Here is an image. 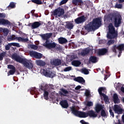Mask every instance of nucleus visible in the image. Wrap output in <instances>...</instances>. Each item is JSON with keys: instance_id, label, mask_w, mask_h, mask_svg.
Here are the masks:
<instances>
[{"instance_id": "f257e3e1", "label": "nucleus", "mask_w": 124, "mask_h": 124, "mask_svg": "<svg viewBox=\"0 0 124 124\" xmlns=\"http://www.w3.org/2000/svg\"><path fill=\"white\" fill-rule=\"evenodd\" d=\"M12 59L17 62L22 63L24 66L26 67V68H28V69H32L33 68V63H32L31 61L22 58L19 55H17L16 53H14L12 54Z\"/></svg>"}, {"instance_id": "f03ea898", "label": "nucleus", "mask_w": 124, "mask_h": 124, "mask_svg": "<svg viewBox=\"0 0 124 124\" xmlns=\"http://www.w3.org/2000/svg\"><path fill=\"white\" fill-rule=\"evenodd\" d=\"M108 32L107 36L108 39H114L116 37H118V32L116 31L113 23H110L108 26Z\"/></svg>"}, {"instance_id": "7ed1b4c3", "label": "nucleus", "mask_w": 124, "mask_h": 124, "mask_svg": "<svg viewBox=\"0 0 124 124\" xmlns=\"http://www.w3.org/2000/svg\"><path fill=\"white\" fill-rule=\"evenodd\" d=\"M108 18H110L111 21H113L115 28H119L120 25L122 24V16L120 15H109L108 16Z\"/></svg>"}, {"instance_id": "20e7f679", "label": "nucleus", "mask_w": 124, "mask_h": 124, "mask_svg": "<svg viewBox=\"0 0 124 124\" xmlns=\"http://www.w3.org/2000/svg\"><path fill=\"white\" fill-rule=\"evenodd\" d=\"M71 111L72 114L75 115V116H76V117H78V118H87V117H88L87 112L80 111L76 109V108L74 107L71 108Z\"/></svg>"}, {"instance_id": "39448f33", "label": "nucleus", "mask_w": 124, "mask_h": 124, "mask_svg": "<svg viewBox=\"0 0 124 124\" xmlns=\"http://www.w3.org/2000/svg\"><path fill=\"white\" fill-rule=\"evenodd\" d=\"M92 24L93 25L95 28H100L102 25V17H99L94 18L92 21H91Z\"/></svg>"}, {"instance_id": "423d86ee", "label": "nucleus", "mask_w": 124, "mask_h": 124, "mask_svg": "<svg viewBox=\"0 0 124 124\" xmlns=\"http://www.w3.org/2000/svg\"><path fill=\"white\" fill-rule=\"evenodd\" d=\"M95 27L93 22H90L88 24L85 25L84 26V30L86 32H84V34H87L88 32H90V31H94Z\"/></svg>"}, {"instance_id": "0eeeda50", "label": "nucleus", "mask_w": 124, "mask_h": 124, "mask_svg": "<svg viewBox=\"0 0 124 124\" xmlns=\"http://www.w3.org/2000/svg\"><path fill=\"white\" fill-rule=\"evenodd\" d=\"M87 20L88 17L85 16V15H82L75 19L74 22L75 24L80 25V24H83V23H85V21H87Z\"/></svg>"}, {"instance_id": "6e6552de", "label": "nucleus", "mask_w": 124, "mask_h": 124, "mask_svg": "<svg viewBox=\"0 0 124 124\" xmlns=\"http://www.w3.org/2000/svg\"><path fill=\"white\" fill-rule=\"evenodd\" d=\"M64 15V9L59 7L57 9H56L54 11H53L52 15L53 16H58V17H61Z\"/></svg>"}, {"instance_id": "1a4fd4ad", "label": "nucleus", "mask_w": 124, "mask_h": 124, "mask_svg": "<svg viewBox=\"0 0 124 124\" xmlns=\"http://www.w3.org/2000/svg\"><path fill=\"white\" fill-rule=\"evenodd\" d=\"M43 46L47 49H54V48H56L57 44H56L55 42L50 43V41H46L45 43L43 44Z\"/></svg>"}, {"instance_id": "9d476101", "label": "nucleus", "mask_w": 124, "mask_h": 124, "mask_svg": "<svg viewBox=\"0 0 124 124\" xmlns=\"http://www.w3.org/2000/svg\"><path fill=\"white\" fill-rule=\"evenodd\" d=\"M117 49L119 51H124V44H121L118 46L114 45L111 47V50L114 53H117Z\"/></svg>"}, {"instance_id": "9b49d317", "label": "nucleus", "mask_w": 124, "mask_h": 124, "mask_svg": "<svg viewBox=\"0 0 124 124\" xmlns=\"http://www.w3.org/2000/svg\"><path fill=\"white\" fill-rule=\"evenodd\" d=\"M105 89L104 87H100L98 89V92L100 95H102L104 97V99L105 102H108L109 99L108 98V96H107L105 94L102 93V92L104 91Z\"/></svg>"}, {"instance_id": "f8f14e48", "label": "nucleus", "mask_w": 124, "mask_h": 124, "mask_svg": "<svg viewBox=\"0 0 124 124\" xmlns=\"http://www.w3.org/2000/svg\"><path fill=\"white\" fill-rule=\"evenodd\" d=\"M8 68L9 69H11L7 73L8 76H9V75H14L16 72V68L15 66L13 65L9 64L8 65Z\"/></svg>"}, {"instance_id": "ddd939ff", "label": "nucleus", "mask_w": 124, "mask_h": 124, "mask_svg": "<svg viewBox=\"0 0 124 124\" xmlns=\"http://www.w3.org/2000/svg\"><path fill=\"white\" fill-rule=\"evenodd\" d=\"M113 110L115 111V113L118 114V115L123 114V112H124V109L118 105H114Z\"/></svg>"}, {"instance_id": "4468645a", "label": "nucleus", "mask_w": 124, "mask_h": 124, "mask_svg": "<svg viewBox=\"0 0 124 124\" xmlns=\"http://www.w3.org/2000/svg\"><path fill=\"white\" fill-rule=\"evenodd\" d=\"M53 35V33H46V34H43L40 35L41 37H42L43 40H46V41H49L48 40L49 38H51V36Z\"/></svg>"}, {"instance_id": "2eb2a0df", "label": "nucleus", "mask_w": 124, "mask_h": 124, "mask_svg": "<svg viewBox=\"0 0 124 124\" xmlns=\"http://www.w3.org/2000/svg\"><path fill=\"white\" fill-rule=\"evenodd\" d=\"M86 113L87 117H90V118H96L97 117V113H96L93 110H89Z\"/></svg>"}, {"instance_id": "dca6fc26", "label": "nucleus", "mask_w": 124, "mask_h": 124, "mask_svg": "<svg viewBox=\"0 0 124 124\" xmlns=\"http://www.w3.org/2000/svg\"><path fill=\"white\" fill-rule=\"evenodd\" d=\"M0 25H3V26H10L11 22L7 19L0 18Z\"/></svg>"}, {"instance_id": "f3484780", "label": "nucleus", "mask_w": 124, "mask_h": 124, "mask_svg": "<svg viewBox=\"0 0 124 124\" xmlns=\"http://www.w3.org/2000/svg\"><path fill=\"white\" fill-rule=\"evenodd\" d=\"M108 52V49L106 48H103L99 49L98 51V55L99 56H104V55H106Z\"/></svg>"}, {"instance_id": "a211bd4d", "label": "nucleus", "mask_w": 124, "mask_h": 124, "mask_svg": "<svg viewBox=\"0 0 124 124\" xmlns=\"http://www.w3.org/2000/svg\"><path fill=\"white\" fill-rule=\"evenodd\" d=\"M61 106L62 108L64 109H67L68 108V102L67 100H62L60 102Z\"/></svg>"}, {"instance_id": "6ab92c4d", "label": "nucleus", "mask_w": 124, "mask_h": 124, "mask_svg": "<svg viewBox=\"0 0 124 124\" xmlns=\"http://www.w3.org/2000/svg\"><path fill=\"white\" fill-rule=\"evenodd\" d=\"M51 63L52 65H54V66H59L62 64V60L59 59H54Z\"/></svg>"}, {"instance_id": "aec40b11", "label": "nucleus", "mask_w": 124, "mask_h": 124, "mask_svg": "<svg viewBox=\"0 0 124 124\" xmlns=\"http://www.w3.org/2000/svg\"><path fill=\"white\" fill-rule=\"evenodd\" d=\"M41 26V23L38 21H36L31 23V28L32 30H34V29H37V28H39Z\"/></svg>"}, {"instance_id": "412c9836", "label": "nucleus", "mask_w": 124, "mask_h": 124, "mask_svg": "<svg viewBox=\"0 0 124 124\" xmlns=\"http://www.w3.org/2000/svg\"><path fill=\"white\" fill-rule=\"evenodd\" d=\"M72 3L74 5L78 6V5H83L84 2L82 0H72Z\"/></svg>"}, {"instance_id": "4be33fe9", "label": "nucleus", "mask_w": 124, "mask_h": 124, "mask_svg": "<svg viewBox=\"0 0 124 124\" xmlns=\"http://www.w3.org/2000/svg\"><path fill=\"white\" fill-rule=\"evenodd\" d=\"M39 88L40 90H41V91H43V92H44L45 91H47L48 88H49V86L48 84L44 82L40 85Z\"/></svg>"}, {"instance_id": "5701e85b", "label": "nucleus", "mask_w": 124, "mask_h": 124, "mask_svg": "<svg viewBox=\"0 0 124 124\" xmlns=\"http://www.w3.org/2000/svg\"><path fill=\"white\" fill-rule=\"evenodd\" d=\"M103 110V106L101 104H97L95 108L96 113H99L100 111Z\"/></svg>"}, {"instance_id": "b1692460", "label": "nucleus", "mask_w": 124, "mask_h": 124, "mask_svg": "<svg viewBox=\"0 0 124 124\" xmlns=\"http://www.w3.org/2000/svg\"><path fill=\"white\" fill-rule=\"evenodd\" d=\"M74 80L76 82H78V83H80V84H83V83H85V81L84 79V78L82 77H78L74 78Z\"/></svg>"}, {"instance_id": "393cba45", "label": "nucleus", "mask_w": 124, "mask_h": 124, "mask_svg": "<svg viewBox=\"0 0 124 124\" xmlns=\"http://www.w3.org/2000/svg\"><path fill=\"white\" fill-rule=\"evenodd\" d=\"M60 92H59V94L60 95H62L63 96H66V94H68V92L67 90L63 89L61 88L60 89Z\"/></svg>"}, {"instance_id": "a878e982", "label": "nucleus", "mask_w": 124, "mask_h": 124, "mask_svg": "<svg viewBox=\"0 0 124 124\" xmlns=\"http://www.w3.org/2000/svg\"><path fill=\"white\" fill-rule=\"evenodd\" d=\"M36 63L37 65H39V66H45V65H46V62L41 60H36Z\"/></svg>"}, {"instance_id": "bb28decb", "label": "nucleus", "mask_w": 124, "mask_h": 124, "mask_svg": "<svg viewBox=\"0 0 124 124\" xmlns=\"http://www.w3.org/2000/svg\"><path fill=\"white\" fill-rule=\"evenodd\" d=\"M89 62H92L93 63H95V62H97V58L95 56H91L89 58Z\"/></svg>"}, {"instance_id": "cd10ccee", "label": "nucleus", "mask_w": 124, "mask_h": 124, "mask_svg": "<svg viewBox=\"0 0 124 124\" xmlns=\"http://www.w3.org/2000/svg\"><path fill=\"white\" fill-rule=\"evenodd\" d=\"M58 42L60 44H65L67 43V40L65 38L61 37L58 39Z\"/></svg>"}, {"instance_id": "c85d7f7f", "label": "nucleus", "mask_w": 124, "mask_h": 124, "mask_svg": "<svg viewBox=\"0 0 124 124\" xmlns=\"http://www.w3.org/2000/svg\"><path fill=\"white\" fill-rule=\"evenodd\" d=\"M113 102L115 104H118L120 102V99L117 93H114L113 95Z\"/></svg>"}, {"instance_id": "c756f323", "label": "nucleus", "mask_w": 124, "mask_h": 124, "mask_svg": "<svg viewBox=\"0 0 124 124\" xmlns=\"http://www.w3.org/2000/svg\"><path fill=\"white\" fill-rule=\"evenodd\" d=\"M16 38V40H17L18 42H28V41H29L28 38H24V37H17Z\"/></svg>"}, {"instance_id": "7c9ffc66", "label": "nucleus", "mask_w": 124, "mask_h": 124, "mask_svg": "<svg viewBox=\"0 0 124 124\" xmlns=\"http://www.w3.org/2000/svg\"><path fill=\"white\" fill-rule=\"evenodd\" d=\"M30 93L31 94H38L39 93L37 89L35 88H32L30 89Z\"/></svg>"}, {"instance_id": "2f4dec72", "label": "nucleus", "mask_w": 124, "mask_h": 124, "mask_svg": "<svg viewBox=\"0 0 124 124\" xmlns=\"http://www.w3.org/2000/svg\"><path fill=\"white\" fill-rule=\"evenodd\" d=\"M72 65L74 66L78 67L81 64V62L77 60H74L72 62Z\"/></svg>"}, {"instance_id": "473e14b6", "label": "nucleus", "mask_w": 124, "mask_h": 124, "mask_svg": "<svg viewBox=\"0 0 124 124\" xmlns=\"http://www.w3.org/2000/svg\"><path fill=\"white\" fill-rule=\"evenodd\" d=\"M90 53V49L86 48L85 49H83L81 52V56H86L88 54Z\"/></svg>"}, {"instance_id": "72a5a7b5", "label": "nucleus", "mask_w": 124, "mask_h": 124, "mask_svg": "<svg viewBox=\"0 0 124 124\" xmlns=\"http://www.w3.org/2000/svg\"><path fill=\"white\" fill-rule=\"evenodd\" d=\"M73 27H74L73 23L70 22H68L66 25V28L68 29V30H72V29H73Z\"/></svg>"}, {"instance_id": "f704fd0d", "label": "nucleus", "mask_w": 124, "mask_h": 124, "mask_svg": "<svg viewBox=\"0 0 124 124\" xmlns=\"http://www.w3.org/2000/svg\"><path fill=\"white\" fill-rule=\"evenodd\" d=\"M108 115V112L106 113L104 109H102L101 111V116L103 117V118H107V116Z\"/></svg>"}, {"instance_id": "c9c22d12", "label": "nucleus", "mask_w": 124, "mask_h": 124, "mask_svg": "<svg viewBox=\"0 0 124 124\" xmlns=\"http://www.w3.org/2000/svg\"><path fill=\"white\" fill-rule=\"evenodd\" d=\"M44 92V97L46 99V100H48V99H49V92H48V91H47L46 90Z\"/></svg>"}, {"instance_id": "e433bc0d", "label": "nucleus", "mask_w": 124, "mask_h": 124, "mask_svg": "<svg viewBox=\"0 0 124 124\" xmlns=\"http://www.w3.org/2000/svg\"><path fill=\"white\" fill-rule=\"evenodd\" d=\"M17 37H16L15 35H13L10 36L9 38H8V41H11L12 40H17Z\"/></svg>"}, {"instance_id": "4c0bfd02", "label": "nucleus", "mask_w": 124, "mask_h": 124, "mask_svg": "<svg viewBox=\"0 0 124 124\" xmlns=\"http://www.w3.org/2000/svg\"><path fill=\"white\" fill-rule=\"evenodd\" d=\"M6 55V52L3 51L1 53H0V61H2L3 58Z\"/></svg>"}, {"instance_id": "58836bf2", "label": "nucleus", "mask_w": 124, "mask_h": 124, "mask_svg": "<svg viewBox=\"0 0 124 124\" xmlns=\"http://www.w3.org/2000/svg\"><path fill=\"white\" fill-rule=\"evenodd\" d=\"M31 2L33 3H35L36 4H42L43 3L40 0H31Z\"/></svg>"}, {"instance_id": "ea45409f", "label": "nucleus", "mask_w": 124, "mask_h": 124, "mask_svg": "<svg viewBox=\"0 0 124 124\" xmlns=\"http://www.w3.org/2000/svg\"><path fill=\"white\" fill-rule=\"evenodd\" d=\"M16 7V3L14 2H11L9 5L8 6V8H15Z\"/></svg>"}, {"instance_id": "a19ab883", "label": "nucleus", "mask_w": 124, "mask_h": 124, "mask_svg": "<svg viewBox=\"0 0 124 124\" xmlns=\"http://www.w3.org/2000/svg\"><path fill=\"white\" fill-rule=\"evenodd\" d=\"M115 8H118L119 9H122L123 8V4L116 3L114 6Z\"/></svg>"}, {"instance_id": "79ce46f5", "label": "nucleus", "mask_w": 124, "mask_h": 124, "mask_svg": "<svg viewBox=\"0 0 124 124\" xmlns=\"http://www.w3.org/2000/svg\"><path fill=\"white\" fill-rule=\"evenodd\" d=\"M11 45L12 46H14V47H17V48H20V47H21L20 44L18 43H11Z\"/></svg>"}, {"instance_id": "37998d69", "label": "nucleus", "mask_w": 124, "mask_h": 124, "mask_svg": "<svg viewBox=\"0 0 124 124\" xmlns=\"http://www.w3.org/2000/svg\"><path fill=\"white\" fill-rule=\"evenodd\" d=\"M42 56H43V55H42V54L36 52V55L35 56V59H41V58H42Z\"/></svg>"}, {"instance_id": "c03bdc74", "label": "nucleus", "mask_w": 124, "mask_h": 124, "mask_svg": "<svg viewBox=\"0 0 124 124\" xmlns=\"http://www.w3.org/2000/svg\"><path fill=\"white\" fill-rule=\"evenodd\" d=\"M82 73H84L85 75H88L90 73L89 70L87 69L86 68H84L82 70Z\"/></svg>"}, {"instance_id": "a18cd8bd", "label": "nucleus", "mask_w": 124, "mask_h": 124, "mask_svg": "<svg viewBox=\"0 0 124 124\" xmlns=\"http://www.w3.org/2000/svg\"><path fill=\"white\" fill-rule=\"evenodd\" d=\"M48 77H49V78H53V77H55V73H54V72L49 71Z\"/></svg>"}, {"instance_id": "49530a36", "label": "nucleus", "mask_w": 124, "mask_h": 124, "mask_svg": "<svg viewBox=\"0 0 124 124\" xmlns=\"http://www.w3.org/2000/svg\"><path fill=\"white\" fill-rule=\"evenodd\" d=\"M36 52L33 51H30V55L31 57H33V58L35 57V55H36Z\"/></svg>"}, {"instance_id": "de8ad7c7", "label": "nucleus", "mask_w": 124, "mask_h": 124, "mask_svg": "<svg viewBox=\"0 0 124 124\" xmlns=\"http://www.w3.org/2000/svg\"><path fill=\"white\" fill-rule=\"evenodd\" d=\"M30 47L31 49H33V50H37L38 49V46L34 45H31Z\"/></svg>"}, {"instance_id": "09e8293b", "label": "nucleus", "mask_w": 124, "mask_h": 124, "mask_svg": "<svg viewBox=\"0 0 124 124\" xmlns=\"http://www.w3.org/2000/svg\"><path fill=\"white\" fill-rule=\"evenodd\" d=\"M11 43H9L6 46H5V49L6 51H8L10 49V47H11Z\"/></svg>"}, {"instance_id": "8fccbe9b", "label": "nucleus", "mask_w": 124, "mask_h": 124, "mask_svg": "<svg viewBox=\"0 0 124 124\" xmlns=\"http://www.w3.org/2000/svg\"><path fill=\"white\" fill-rule=\"evenodd\" d=\"M71 69H72V67L71 66L67 67L64 69L63 71H64V72H67V71H70Z\"/></svg>"}, {"instance_id": "3c124183", "label": "nucleus", "mask_w": 124, "mask_h": 124, "mask_svg": "<svg viewBox=\"0 0 124 124\" xmlns=\"http://www.w3.org/2000/svg\"><path fill=\"white\" fill-rule=\"evenodd\" d=\"M43 73L45 75V76H48L49 75V72L48 71L45 70V69H43Z\"/></svg>"}, {"instance_id": "603ef678", "label": "nucleus", "mask_w": 124, "mask_h": 124, "mask_svg": "<svg viewBox=\"0 0 124 124\" xmlns=\"http://www.w3.org/2000/svg\"><path fill=\"white\" fill-rule=\"evenodd\" d=\"M115 43L114 40H109L108 41L107 44L108 45H111V44H114Z\"/></svg>"}, {"instance_id": "864d4df0", "label": "nucleus", "mask_w": 124, "mask_h": 124, "mask_svg": "<svg viewBox=\"0 0 124 124\" xmlns=\"http://www.w3.org/2000/svg\"><path fill=\"white\" fill-rule=\"evenodd\" d=\"M86 106H88L89 107L93 106V102H92V101H88V102H87Z\"/></svg>"}, {"instance_id": "5fc2aeb1", "label": "nucleus", "mask_w": 124, "mask_h": 124, "mask_svg": "<svg viewBox=\"0 0 124 124\" xmlns=\"http://www.w3.org/2000/svg\"><path fill=\"white\" fill-rule=\"evenodd\" d=\"M68 1V0H62L60 3V5H62L63 4H65L66 2Z\"/></svg>"}, {"instance_id": "6e6d98bb", "label": "nucleus", "mask_w": 124, "mask_h": 124, "mask_svg": "<svg viewBox=\"0 0 124 124\" xmlns=\"http://www.w3.org/2000/svg\"><path fill=\"white\" fill-rule=\"evenodd\" d=\"M109 113L110 114V116H112V118H114L115 117V115L114 114V112H113V110H112V108H109Z\"/></svg>"}, {"instance_id": "4d7b16f0", "label": "nucleus", "mask_w": 124, "mask_h": 124, "mask_svg": "<svg viewBox=\"0 0 124 124\" xmlns=\"http://www.w3.org/2000/svg\"><path fill=\"white\" fill-rule=\"evenodd\" d=\"M6 15L4 13H0V18H5Z\"/></svg>"}, {"instance_id": "13d9d810", "label": "nucleus", "mask_w": 124, "mask_h": 124, "mask_svg": "<svg viewBox=\"0 0 124 124\" xmlns=\"http://www.w3.org/2000/svg\"><path fill=\"white\" fill-rule=\"evenodd\" d=\"M80 123L81 124H89V123L85 122V121H84V120H81L80 121Z\"/></svg>"}, {"instance_id": "bf43d9fd", "label": "nucleus", "mask_w": 124, "mask_h": 124, "mask_svg": "<svg viewBox=\"0 0 124 124\" xmlns=\"http://www.w3.org/2000/svg\"><path fill=\"white\" fill-rule=\"evenodd\" d=\"M81 88H82V87H81V86L78 85L75 88V90H76L77 91H78V90H80V89H81Z\"/></svg>"}, {"instance_id": "052dcab7", "label": "nucleus", "mask_w": 124, "mask_h": 124, "mask_svg": "<svg viewBox=\"0 0 124 124\" xmlns=\"http://www.w3.org/2000/svg\"><path fill=\"white\" fill-rule=\"evenodd\" d=\"M57 50H59V51H61L62 49V46H61L59 45L57 46Z\"/></svg>"}, {"instance_id": "680f3d73", "label": "nucleus", "mask_w": 124, "mask_h": 124, "mask_svg": "<svg viewBox=\"0 0 124 124\" xmlns=\"http://www.w3.org/2000/svg\"><path fill=\"white\" fill-rule=\"evenodd\" d=\"M86 96H90V92L89 91H86L85 93Z\"/></svg>"}, {"instance_id": "e2e57ef3", "label": "nucleus", "mask_w": 124, "mask_h": 124, "mask_svg": "<svg viewBox=\"0 0 124 124\" xmlns=\"http://www.w3.org/2000/svg\"><path fill=\"white\" fill-rule=\"evenodd\" d=\"M48 87H50L51 89H54V85L53 84H48Z\"/></svg>"}, {"instance_id": "0e129e2a", "label": "nucleus", "mask_w": 124, "mask_h": 124, "mask_svg": "<svg viewBox=\"0 0 124 124\" xmlns=\"http://www.w3.org/2000/svg\"><path fill=\"white\" fill-rule=\"evenodd\" d=\"M108 78V75H105V78H104L105 81H106V80H107Z\"/></svg>"}, {"instance_id": "69168bd1", "label": "nucleus", "mask_w": 124, "mask_h": 124, "mask_svg": "<svg viewBox=\"0 0 124 124\" xmlns=\"http://www.w3.org/2000/svg\"><path fill=\"white\" fill-rule=\"evenodd\" d=\"M118 2L119 3H124V0H118Z\"/></svg>"}, {"instance_id": "338daca9", "label": "nucleus", "mask_w": 124, "mask_h": 124, "mask_svg": "<svg viewBox=\"0 0 124 124\" xmlns=\"http://www.w3.org/2000/svg\"><path fill=\"white\" fill-rule=\"evenodd\" d=\"M35 12V10H33L32 11H31V13L32 15H34V12Z\"/></svg>"}, {"instance_id": "774afa93", "label": "nucleus", "mask_w": 124, "mask_h": 124, "mask_svg": "<svg viewBox=\"0 0 124 124\" xmlns=\"http://www.w3.org/2000/svg\"><path fill=\"white\" fill-rule=\"evenodd\" d=\"M122 121L123 122V124H124V114L122 116Z\"/></svg>"}]
</instances>
